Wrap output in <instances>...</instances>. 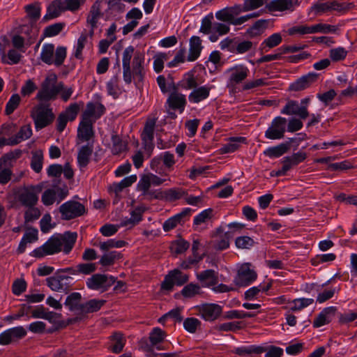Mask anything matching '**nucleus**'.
<instances>
[{
  "mask_svg": "<svg viewBox=\"0 0 357 357\" xmlns=\"http://www.w3.org/2000/svg\"><path fill=\"white\" fill-rule=\"evenodd\" d=\"M344 8V6L336 1H319L311 7V11H314L315 14H320L333 10L340 11Z\"/></svg>",
  "mask_w": 357,
  "mask_h": 357,
  "instance_id": "20",
  "label": "nucleus"
},
{
  "mask_svg": "<svg viewBox=\"0 0 357 357\" xmlns=\"http://www.w3.org/2000/svg\"><path fill=\"white\" fill-rule=\"evenodd\" d=\"M190 208H185L181 213L167 219L162 225L165 231H169L174 229L178 224H182L185 222V218L190 215Z\"/></svg>",
  "mask_w": 357,
  "mask_h": 357,
  "instance_id": "24",
  "label": "nucleus"
},
{
  "mask_svg": "<svg viewBox=\"0 0 357 357\" xmlns=\"http://www.w3.org/2000/svg\"><path fill=\"white\" fill-rule=\"evenodd\" d=\"M56 200V192L54 188H50L44 191L41 201L45 206L52 205Z\"/></svg>",
  "mask_w": 357,
  "mask_h": 357,
  "instance_id": "58",
  "label": "nucleus"
},
{
  "mask_svg": "<svg viewBox=\"0 0 357 357\" xmlns=\"http://www.w3.org/2000/svg\"><path fill=\"white\" fill-rule=\"evenodd\" d=\"M115 278L104 274H94L86 280V286L93 290L107 289L115 282Z\"/></svg>",
  "mask_w": 357,
  "mask_h": 357,
  "instance_id": "11",
  "label": "nucleus"
},
{
  "mask_svg": "<svg viewBox=\"0 0 357 357\" xmlns=\"http://www.w3.org/2000/svg\"><path fill=\"white\" fill-rule=\"evenodd\" d=\"M265 347L256 345H250L248 347H238L235 349V353L239 356L249 355L252 354H261L266 351Z\"/></svg>",
  "mask_w": 357,
  "mask_h": 357,
  "instance_id": "47",
  "label": "nucleus"
},
{
  "mask_svg": "<svg viewBox=\"0 0 357 357\" xmlns=\"http://www.w3.org/2000/svg\"><path fill=\"white\" fill-rule=\"evenodd\" d=\"M47 176L53 178L54 183H59L62 174L66 179H72L74 172L70 165L67 162L63 166L59 164L50 165L47 169Z\"/></svg>",
  "mask_w": 357,
  "mask_h": 357,
  "instance_id": "9",
  "label": "nucleus"
},
{
  "mask_svg": "<svg viewBox=\"0 0 357 357\" xmlns=\"http://www.w3.org/2000/svg\"><path fill=\"white\" fill-rule=\"evenodd\" d=\"M188 280V275L178 269H174L166 275L162 284V288L165 290H172L174 285L181 286Z\"/></svg>",
  "mask_w": 357,
  "mask_h": 357,
  "instance_id": "14",
  "label": "nucleus"
},
{
  "mask_svg": "<svg viewBox=\"0 0 357 357\" xmlns=\"http://www.w3.org/2000/svg\"><path fill=\"white\" fill-rule=\"evenodd\" d=\"M169 107L174 109H178L181 112L184 110L186 104L185 96L181 93H174L170 95L168 100Z\"/></svg>",
  "mask_w": 357,
  "mask_h": 357,
  "instance_id": "38",
  "label": "nucleus"
},
{
  "mask_svg": "<svg viewBox=\"0 0 357 357\" xmlns=\"http://www.w3.org/2000/svg\"><path fill=\"white\" fill-rule=\"evenodd\" d=\"M281 114L289 116L296 115L301 119H305L310 114L305 106L301 105L296 100H289L281 110Z\"/></svg>",
  "mask_w": 357,
  "mask_h": 357,
  "instance_id": "16",
  "label": "nucleus"
},
{
  "mask_svg": "<svg viewBox=\"0 0 357 357\" xmlns=\"http://www.w3.org/2000/svg\"><path fill=\"white\" fill-rule=\"evenodd\" d=\"M66 54L65 47L59 46L55 50L53 44H45L42 47L40 58L46 64L60 66L63 63Z\"/></svg>",
  "mask_w": 357,
  "mask_h": 357,
  "instance_id": "2",
  "label": "nucleus"
},
{
  "mask_svg": "<svg viewBox=\"0 0 357 357\" xmlns=\"http://www.w3.org/2000/svg\"><path fill=\"white\" fill-rule=\"evenodd\" d=\"M213 15L212 13L206 15L202 20V24L199 29V32L204 34H210L212 33L213 22H212Z\"/></svg>",
  "mask_w": 357,
  "mask_h": 357,
  "instance_id": "55",
  "label": "nucleus"
},
{
  "mask_svg": "<svg viewBox=\"0 0 357 357\" xmlns=\"http://www.w3.org/2000/svg\"><path fill=\"white\" fill-rule=\"evenodd\" d=\"M64 11L62 0H54L47 7V14L44 16L43 20L56 18Z\"/></svg>",
  "mask_w": 357,
  "mask_h": 357,
  "instance_id": "32",
  "label": "nucleus"
},
{
  "mask_svg": "<svg viewBox=\"0 0 357 357\" xmlns=\"http://www.w3.org/2000/svg\"><path fill=\"white\" fill-rule=\"evenodd\" d=\"M187 195L185 190L182 188H170L163 192V197L169 202H174L182 197H184Z\"/></svg>",
  "mask_w": 357,
  "mask_h": 357,
  "instance_id": "45",
  "label": "nucleus"
},
{
  "mask_svg": "<svg viewBox=\"0 0 357 357\" xmlns=\"http://www.w3.org/2000/svg\"><path fill=\"white\" fill-rule=\"evenodd\" d=\"M161 159L162 160L164 165L168 168L172 167L175 164L174 155L168 151H166L161 155V158H154L152 160L151 166L153 169H155V166L160 164Z\"/></svg>",
  "mask_w": 357,
  "mask_h": 357,
  "instance_id": "44",
  "label": "nucleus"
},
{
  "mask_svg": "<svg viewBox=\"0 0 357 357\" xmlns=\"http://www.w3.org/2000/svg\"><path fill=\"white\" fill-rule=\"evenodd\" d=\"M212 209H206L198 214L194 219V225L199 226L202 224L206 223L211 220L212 217Z\"/></svg>",
  "mask_w": 357,
  "mask_h": 357,
  "instance_id": "64",
  "label": "nucleus"
},
{
  "mask_svg": "<svg viewBox=\"0 0 357 357\" xmlns=\"http://www.w3.org/2000/svg\"><path fill=\"white\" fill-rule=\"evenodd\" d=\"M82 295L79 292H73L66 298L64 305L68 310L76 315L82 317L84 303L82 302Z\"/></svg>",
  "mask_w": 357,
  "mask_h": 357,
  "instance_id": "18",
  "label": "nucleus"
},
{
  "mask_svg": "<svg viewBox=\"0 0 357 357\" xmlns=\"http://www.w3.org/2000/svg\"><path fill=\"white\" fill-rule=\"evenodd\" d=\"M126 242L121 240L109 239L105 242H100L98 244H94L100 248L102 251H107L114 248H122L125 246Z\"/></svg>",
  "mask_w": 357,
  "mask_h": 357,
  "instance_id": "52",
  "label": "nucleus"
},
{
  "mask_svg": "<svg viewBox=\"0 0 357 357\" xmlns=\"http://www.w3.org/2000/svg\"><path fill=\"white\" fill-rule=\"evenodd\" d=\"M105 303V301L98 299H91L84 303L82 317L98 311Z\"/></svg>",
  "mask_w": 357,
  "mask_h": 357,
  "instance_id": "42",
  "label": "nucleus"
},
{
  "mask_svg": "<svg viewBox=\"0 0 357 357\" xmlns=\"http://www.w3.org/2000/svg\"><path fill=\"white\" fill-rule=\"evenodd\" d=\"M287 119L284 117L280 116L275 117L265 131V137L271 140L283 139L287 131Z\"/></svg>",
  "mask_w": 357,
  "mask_h": 357,
  "instance_id": "7",
  "label": "nucleus"
},
{
  "mask_svg": "<svg viewBox=\"0 0 357 357\" xmlns=\"http://www.w3.org/2000/svg\"><path fill=\"white\" fill-rule=\"evenodd\" d=\"M134 50L135 49L132 46H129L126 47L123 52V77L124 82L128 84L132 82L130 61L133 56Z\"/></svg>",
  "mask_w": 357,
  "mask_h": 357,
  "instance_id": "19",
  "label": "nucleus"
},
{
  "mask_svg": "<svg viewBox=\"0 0 357 357\" xmlns=\"http://www.w3.org/2000/svg\"><path fill=\"white\" fill-rule=\"evenodd\" d=\"M289 149V143H281L275 146L268 148L264 151V154L269 158H279L288 152Z\"/></svg>",
  "mask_w": 357,
  "mask_h": 357,
  "instance_id": "37",
  "label": "nucleus"
},
{
  "mask_svg": "<svg viewBox=\"0 0 357 357\" xmlns=\"http://www.w3.org/2000/svg\"><path fill=\"white\" fill-rule=\"evenodd\" d=\"M93 150V144H88L87 145L82 146L78 151L77 162L79 166L86 167L90 161V158L92 155Z\"/></svg>",
  "mask_w": 357,
  "mask_h": 357,
  "instance_id": "31",
  "label": "nucleus"
},
{
  "mask_svg": "<svg viewBox=\"0 0 357 357\" xmlns=\"http://www.w3.org/2000/svg\"><path fill=\"white\" fill-rule=\"evenodd\" d=\"M32 135V130L30 125L22 126L20 130L13 136L10 137L9 144L11 146L17 145L22 141L26 140Z\"/></svg>",
  "mask_w": 357,
  "mask_h": 357,
  "instance_id": "30",
  "label": "nucleus"
},
{
  "mask_svg": "<svg viewBox=\"0 0 357 357\" xmlns=\"http://www.w3.org/2000/svg\"><path fill=\"white\" fill-rule=\"evenodd\" d=\"M156 123L155 119H148L146 121L143 132L142 134V140H153L154 128Z\"/></svg>",
  "mask_w": 357,
  "mask_h": 357,
  "instance_id": "48",
  "label": "nucleus"
},
{
  "mask_svg": "<svg viewBox=\"0 0 357 357\" xmlns=\"http://www.w3.org/2000/svg\"><path fill=\"white\" fill-rule=\"evenodd\" d=\"M202 293L201 287L194 283H190L185 285L181 291V294L185 298H192Z\"/></svg>",
  "mask_w": 357,
  "mask_h": 357,
  "instance_id": "50",
  "label": "nucleus"
},
{
  "mask_svg": "<svg viewBox=\"0 0 357 357\" xmlns=\"http://www.w3.org/2000/svg\"><path fill=\"white\" fill-rule=\"evenodd\" d=\"M57 77L55 74L47 76L41 83L36 99L44 102L54 100L58 96Z\"/></svg>",
  "mask_w": 357,
  "mask_h": 357,
  "instance_id": "4",
  "label": "nucleus"
},
{
  "mask_svg": "<svg viewBox=\"0 0 357 357\" xmlns=\"http://www.w3.org/2000/svg\"><path fill=\"white\" fill-rule=\"evenodd\" d=\"M245 137H232L230 138L229 142L225 144L222 149L221 151L223 153H232L236 151L239 147V143L245 142Z\"/></svg>",
  "mask_w": 357,
  "mask_h": 357,
  "instance_id": "49",
  "label": "nucleus"
},
{
  "mask_svg": "<svg viewBox=\"0 0 357 357\" xmlns=\"http://www.w3.org/2000/svg\"><path fill=\"white\" fill-rule=\"evenodd\" d=\"M107 91L109 95L114 98H117L120 93V88L119 86V77L114 75L111 79L107 83Z\"/></svg>",
  "mask_w": 357,
  "mask_h": 357,
  "instance_id": "54",
  "label": "nucleus"
},
{
  "mask_svg": "<svg viewBox=\"0 0 357 357\" xmlns=\"http://www.w3.org/2000/svg\"><path fill=\"white\" fill-rule=\"evenodd\" d=\"M337 30V26L327 24H317L312 26V33H335Z\"/></svg>",
  "mask_w": 357,
  "mask_h": 357,
  "instance_id": "59",
  "label": "nucleus"
},
{
  "mask_svg": "<svg viewBox=\"0 0 357 357\" xmlns=\"http://www.w3.org/2000/svg\"><path fill=\"white\" fill-rule=\"evenodd\" d=\"M166 337L165 332L160 328H154L149 334V340L151 346L155 347L158 350L165 349L160 346V344L164 341Z\"/></svg>",
  "mask_w": 357,
  "mask_h": 357,
  "instance_id": "36",
  "label": "nucleus"
},
{
  "mask_svg": "<svg viewBox=\"0 0 357 357\" xmlns=\"http://www.w3.org/2000/svg\"><path fill=\"white\" fill-rule=\"evenodd\" d=\"M144 56L139 52H135L132 60V75L138 79L142 81L144 76Z\"/></svg>",
  "mask_w": 357,
  "mask_h": 357,
  "instance_id": "23",
  "label": "nucleus"
},
{
  "mask_svg": "<svg viewBox=\"0 0 357 357\" xmlns=\"http://www.w3.org/2000/svg\"><path fill=\"white\" fill-rule=\"evenodd\" d=\"M59 212L63 220H70L84 215L86 211L82 203L70 200L60 206Z\"/></svg>",
  "mask_w": 357,
  "mask_h": 357,
  "instance_id": "8",
  "label": "nucleus"
},
{
  "mask_svg": "<svg viewBox=\"0 0 357 357\" xmlns=\"http://www.w3.org/2000/svg\"><path fill=\"white\" fill-rule=\"evenodd\" d=\"M189 245L190 244L188 241L183 239H178L172 243L170 249L172 252L178 255L186 251L188 249Z\"/></svg>",
  "mask_w": 357,
  "mask_h": 357,
  "instance_id": "60",
  "label": "nucleus"
},
{
  "mask_svg": "<svg viewBox=\"0 0 357 357\" xmlns=\"http://www.w3.org/2000/svg\"><path fill=\"white\" fill-rule=\"evenodd\" d=\"M46 284L54 291L68 294L73 284V278L62 274L59 270L52 275L47 278Z\"/></svg>",
  "mask_w": 357,
  "mask_h": 357,
  "instance_id": "5",
  "label": "nucleus"
},
{
  "mask_svg": "<svg viewBox=\"0 0 357 357\" xmlns=\"http://www.w3.org/2000/svg\"><path fill=\"white\" fill-rule=\"evenodd\" d=\"M137 181V176L135 175L130 176L126 178H124L119 183H114L110 185L109 190L115 192L117 196L119 192H121L124 188L130 186L132 183H134Z\"/></svg>",
  "mask_w": 357,
  "mask_h": 357,
  "instance_id": "43",
  "label": "nucleus"
},
{
  "mask_svg": "<svg viewBox=\"0 0 357 357\" xmlns=\"http://www.w3.org/2000/svg\"><path fill=\"white\" fill-rule=\"evenodd\" d=\"M26 335V331L23 326L9 328L0 334V344L7 345L17 341Z\"/></svg>",
  "mask_w": 357,
  "mask_h": 357,
  "instance_id": "15",
  "label": "nucleus"
},
{
  "mask_svg": "<svg viewBox=\"0 0 357 357\" xmlns=\"http://www.w3.org/2000/svg\"><path fill=\"white\" fill-rule=\"evenodd\" d=\"M197 280L202 282V287H211L218 283V276L214 270L208 269L197 274Z\"/></svg>",
  "mask_w": 357,
  "mask_h": 357,
  "instance_id": "28",
  "label": "nucleus"
},
{
  "mask_svg": "<svg viewBox=\"0 0 357 357\" xmlns=\"http://www.w3.org/2000/svg\"><path fill=\"white\" fill-rule=\"evenodd\" d=\"M319 75L315 73H309L302 76L296 82L290 85L289 89L291 91H298L308 88L312 84L315 82L318 79Z\"/></svg>",
  "mask_w": 357,
  "mask_h": 357,
  "instance_id": "21",
  "label": "nucleus"
},
{
  "mask_svg": "<svg viewBox=\"0 0 357 357\" xmlns=\"http://www.w3.org/2000/svg\"><path fill=\"white\" fill-rule=\"evenodd\" d=\"M27 210L24 212L25 222H33L38 220L41 215L40 211L35 206H27Z\"/></svg>",
  "mask_w": 357,
  "mask_h": 357,
  "instance_id": "62",
  "label": "nucleus"
},
{
  "mask_svg": "<svg viewBox=\"0 0 357 357\" xmlns=\"http://www.w3.org/2000/svg\"><path fill=\"white\" fill-rule=\"evenodd\" d=\"M93 124L94 123H91V121H88L82 119L77 128V138L82 142L89 141L94 135V131L93 129Z\"/></svg>",
  "mask_w": 357,
  "mask_h": 357,
  "instance_id": "25",
  "label": "nucleus"
},
{
  "mask_svg": "<svg viewBox=\"0 0 357 357\" xmlns=\"http://www.w3.org/2000/svg\"><path fill=\"white\" fill-rule=\"evenodd\" d=\"M282 41V36L280 33H275L265 39L261 45L262 51L268 52V50L277 47Z\"/></svg>",
  "mask_w": 357,
  "mask_h": 357,
  "instance_id": "40",
  "label": "nucleus"
},
{
  "mask_svg": "<svg viewBox=\"0 0 357 357\" xmlns=\"http://www.w3.org/2000/svg\"><path fill=\"white\" fill-rule=\"evenodd\" d=\"M336 311L337 308L333 306L324 308L314 319L313 326L314 328H319L330 323L335 317Z\"/></svg>",
  "mask_w": 357,
  "mask_h": 357,
  "instance_id": "22",
  "label": "nucleus"
},
{
  "mask_svg": "<svg viewBox=\"0 0 357 357\" xmlns=\"http://www.w3.org/2000/svg\"><path fill=\"white\" fill-rule=\"evenodd\" d=\"M230 73L228 81V86H234L243 82L248 77L250 71L249 69L243 66H236L229 70Z\"/></svg>",
  "mask_w": 357,
  "mask_h": 357,
  "instance_id": "17",
  "label": "nucleus"
},
{
  "mask_svg": "<svg viewBox=\"0 0 357 357\" xmlns=\"http://www.w3.org/2000/svg\"><path fill=\"white\" fill-rule=\"evenodd\" d=\"M201 326V321L195 317L187 318L183 321L184 328L190 333H195Z\"/></svg>",
  "mask_w": 357,
  "mask_h": 357,
  "instance_id": "61",
  "label": "nucleus"
},
{
  "mask_svg": "<svg viewBox=\"0 0 357 357\" xmlns=\"http://www.w3.org/2000/svg\"><path fill=\"white\" fill-rule=\"evenodd\" d=\"M100 3V0H97L91 6L89 14L87 17V22L91 27H93V29H96L97 27L98 21L102 16Z\"/></svg>",
  "mask_w": 357,
  "mask_h": 357,
  "instance_id": "35",
  "label": "nucleus"
},
{
  "mask_svg": "<svg viewBox=\"0 0 357 357\" xmlns=\"http://www.w3.org/2000/svg\"><path fill=\"white\" fill-rule=\"evenodd\" d=\"M36 129H42L50 125L54 119L50 105L47 102L38 104L31 112Z\"/></svg>",
  "mask_w": 357,
  "mask_h": 357,
  "instance_id": "3",
  "label": "nucleus"
},
{
  "mask_svg": "<svg viewBox=\"0 0 357 357\" xmlns=\"http://www.w3.org/2000/svg\"><path fill=\"white\" fill-rule=\"evenodd\" d=\"M21 101L20 96L17 93L12 95L6 105L5 113L10 115L18 107Z\"/></svg>",
  "mask_w": 357,
  "mask_h": 357,
  "instance_id": "57",
  "label": "nucleus"
},
{
  "mask_svg": "<svg viewBox=\"0 0 357 357\" xmlns=\"http://www.w3.org/2000/svg\"><path fill=\"white\" fill-rule=\"evenodd\" d=\"M213 88V86L205 85L194 89L188 96L189 101L193 103H199L209 96L210 91Z\"/></svg>",
  "mask_w": 357,
  "mask_h": 357,
  "instance_id": "27",
  "label": "nucleus"
},
{
  "mask_svg": "<svg viewBox=\"0 0 357 357\" xmlns=\"http://www.w3.org/2000/svg\"><path fill=\"white\" fill-rule=\"evenodd\" d=\"M43 151L41 150H36L35 151H33L31 160V167L32 169L36 173L40 172L43 168Z\"/></svg>",
  "mask_w": 357,
  "mask_h": 357,
  "instance_id": "46",
  "label": "nucleus"
},
{
  "mask_svg": "<svg viewBox=\"0 0 357 357\" xmlns=\"http://www.w3.org/2000/svg\"><path fill=\"white\" fill-rule=\"evenodd\" d=\"M298 5V0H273L267 8L270 11L293 10Z\"/></svg>",
  "mask_w": 357,
  "mask_h": 357,
  "instance_id": "26",
  "label": "nucleus"
},
{
  "mask_svg": "<svg viewBox=\"0 0 357 357\" xmlns=\"http://www.w3.org/2000/svg\"><path fill=\"white\" fill-rule=\"evenodd\" d=\"M40 191L41 187L39 185H28L18 189L15 195L23 206H35L38 202V194Z\"/></svg>",
  "mask_w": 357,
  "mask_h": 357,
  "instance_id": "6",
  "label": "nucleus"
},
{
  "mask_svg": "<svg viewBox=\"0 0 357 357\" xmlns=\"http://www.w3.org/2000/svg\"><path fill=\"white\" fill-rule=\"evenodd\" d=\"M126 338L121 333H114L109 337V349L115 354H119L122 351L125 344Z\"/></svg>",
  "mask_w": 357,
  "mask_h": 357,
  "instance_id": "33",
  "label": "nucleus"
},
{
  "mask_svg": "<svg viewBox=\"0 0 357 357\" xmlns=\"http://www.w3.org/2000/svg\"><path fill=\"white\" fill-rule=\"evenodd\" d=\"M307 158V155L304 152H297L293 153L290 156H287L283 158L282 160V165L288 172L294 166L298 165L299 163L304 161Z\"/></svg>",
  "mask_w": 357,
  "mask_h": 357,
  "instance_id": "29",
  "label": "nucleus"
},
{
  "mask_svg": "<svg viewBox=\"0 0 357 357\" xmlns=\"http://www.w3.org/2000/svg\"><path fill=\"white\" fill-rule=\"evenodd\" d=\"M26 17L31 23L36 24V21L40 17L41 8L39 2H34L24 6Z\"/></svg>",
  "mask_w": 357,
  "mask_h": 357,
  "instance_id": "39",
  "label": "nucleus"
},
{
  "mask_svg": "<svg viewBox=\"0 0 357 357\" xmlns=\"http://www.w3.org/2000/svg\"><path fill=\"white\" fill-rule=\"evenodd\" d=\"M77 237L76 232H65L63 235H54L42 246L33 250V256L43 257L63 251L68 254L75 245Z\"/></svg>",
  "mask_w": 357,
  "mask_h": 357,
  "instance_id": "1",
  "label": "nucleus"
},
{
  "mask_svg": "<svg viewBox=\"0 0 357 357\" xmlns=\"http://www.w3.org/2000/svg\"><path fill=\"white\" fill-rule=\"evenodd\" d=\"M268 24V20H259L250 27L249 32L252 35H258L267 28Z\"/></svg>",
  "mask_w": 357,
  "mask_h": 357,
  "instance_id": "63",
  "label": "nucleus"
},
{
  "mask_svg": "<svg viewBox=\"0 0 357 357\" xmlns=\"http://www.w3.org/2000/svg\"><path fill=\"white\" fill-rule=\"evenodd\" d=\"M74 92V89L72 86H67L63 82H58V94L63 102H67L70 98Z\"/></svg>",
  "mask_w": 357,
  "mask_h": 357,
  "instance_id": "56",
  "label": "nucleus"
},
{
  "mask_svg": "<svg viewBox=\"0 0 357 357\" xmlns=\"http://www.w3.org/2000/svg\"><path fill=\"white\" fill-rule=\"evenodd\" d=\"M123 257L117 251L106 252L100 259L99 264L102 266H110Z\"/></svg>",
  "mask_w": 357,
  "mask_h": 357,
  "instance_id": "41",
  "label": "nucleus"
},
{
  "mask_svg": "<svg viewBox=\"0 0 357 357\" xmlns=\"http://www.w3.org/2000/svg\"><path fill=\"white\" fill-rule=\"evenodd\" d=\"M112 152L114 155H119L124 152L127 149V143L123 141L118 135H112Z\"/></svg>",
  "mask_w": 357,
  "mask_h": 357,
  "instance_id": "51",
  "label": "nucleus"
},
{
  "mask_svg": "<svg viewBox=\"0 0 357 357\" xmlns=\"http://www.w3.org/2000/svg\"><path fill=\"white\" fill-rule=\"evenodd\" d=\"M180 86L181 88L186 90L194 89L198 86L197 78L195 77L194 74L187 73L181 81Z\"/></svg>",
  "mask_w": 357,
  "mask_h": 357,
  "instance_id": "53",
  "label": "nucleus"
},
{
  "mask_svg": "<svg viewBox=\"0 0 357 357\" xmlns=\"http://www.w3.org/2000/svg\"><path fill=\"white\" fill-rule=\"evenodd\" d=\"M202 49V40L199 36H194L190 39V52L188 56L189 61H195L199 56Z\"/></svg>",
  "mask_w": 357,
  "mask_h": 357,
  "instance_id": "34",
  "label": "nucleus"
},
{
  "mask_svg": "<svg viewBox=\"0 0 357 357\" xmlns=\"http://www.w3.org/2000/svg\"><path fill=\"white\" fill-rule=\"evenodd\" d=\"M257 273L251 269L250 264H243L238 271V274L234 278L235 284L240 287H245L257 279Z\"/></svg>",
  "mask_w": 357,
  "mask_h": 357,
  "instance_id": "12",
  "label": "nucleus"
},
{
  "mask_svg": "<svg viewBox=\"0 0 357 357\" xmlns=\"http://www.w3.org/2000/svg\"><path fill=\"white\" fill-rule=\"evenodd\" d=\"M105 107L100 102H89L86 104V109L82 114V119L95 123L105 112Z\"/></svg>",
  "mask_w": 357,
  "mask_h": 357,
  "instance_id": "13",
  "label": "nucleus"
},
{
  "mask_svg": "<svg viewBox=\"0 0 357 357\" xmlns=\"http://www.w3.org/2000/svg\"><path fill=\"white\" fill-rule=\"evenodd\" d=\"M197 314L205 321H212L220 317L222 307L215 303H204L195 307Z\"/></svg>",
  "mask_w": 357,
  "mask_h": 357,
  "instance_id": "10",
  "label": "nucleus"
}]
</instances>
